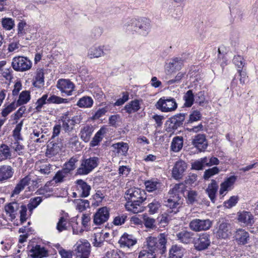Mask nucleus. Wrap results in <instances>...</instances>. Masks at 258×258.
Listing matches in <instances>:
<instances>
[{"instance_id":"f257e3e1","label":"nucleus","mask_w":258,"mask_h":258,"mask_svg":"<svg viewBox=\"0 0 258 258\" xmlns=\"http://www.w3.org/2000/svg\"><path fill=\"white\" fill-rule=\"evenodd\" d=\"M123 28L132 34L137 33L146 36L150 32L151 24L149 20L132 19L126 21L123 25Z\"/></svg>"},{"instance_id":"f03ea898","label":"nucleus","mask_w":258,"mask_h":258,"mask_svg":"<svg viewBox=\"0 0 258 258\" xmlns=\"http://www.w3.org/2000/svg\"><path fill=\"white\" fill-rule=\"evenodd\" d=\"M144 243L148 250L154 254H163L166 251L167 238L165 233L160 234L158 237H148Z\"/></svg>"},{"instance_id":"7ed1b4c3","label":"nucleus","mask_w":258,"mask_h":258,"mask_svg":"<svg viewBox=\"0 0 258 258\" xmlns=\"http://www.w3.org/2000/svg\"><path fill=\"white\" fill-rule=\"evenodd\" d=\"M182 185V184H176L169 191V197L164 203L167 207L172 209L170 212L176 213L178 211V209L182 204V200L180 196L182 194V189H180Z\"/></svg>"},{"instance_id":"20e7f679","label":"nucleus","mask_w":258,"mask_h":258,"mask_svg":"<svg viewBox=\"0 0 258 258\" xmlns=\"http://www.w3.org/2000/svg\"><path fill=\"white\" fill-rule=\"evenodd\" d=\"M231 230L230 223L226 220L221 219L217 223L214 233L218 238L226 239L231 235Z\"/></svg>"},{"instance_id":"39448f33","label":"nucleus","mask_w":258,"mask_h":258,"mask_svg":"<svg viewBox=\"0 0 258 258\" xmlns=\"http://www.w3.org/2000/svg\"><path fill=\"white\" fill-rule=\"evenodd\" d=\"M82 119V116L80 114L72 116L70 112L63 113L61 117L62 127L66 132H70L73 130L76 124L80 123Z\"/></svg>"},{"instance_id":"423d86ee","label":"nucleus","mask_w":258,"mask_h":258,"mask_svg":"<svg viewBox=\"0 0 258 258\" xmlns=\"http://www.w3.org/2000/svg\"><path fill=\"white\" fill-rule=\"evenodd\" d=\"M99 163L97 157L84 158L81 160L80 167L77 169V173L80 175H87L96 168Z\"/></svg>"},{"instance_id":"0eeeda50","label":"nucleus","mask_w":258,"mask_h":258,"mask_svg":"<svg viewBox=\"0 0 258 258\" xmlns=\"http://www.w3.org/2000/svg\"><path fill=\"white\" fill-rule=\"evenodd\" d=\"M157 109L163 112H169L175 110L177 104L174 98L171 97H162L155 104Z\"/></svg>"},{"instance_id":"6e6552de","label":"nucleus","mask_w":258,"mask_h":258,"mask_svg":"<svg viewBox=\"0 0 258 258\" xmlns=\"http://www.w3.org/2000/svg\"><path fill=\"white\" fill-rule=\"evenodd\" d=\"M32 66V61L27 57L22 56L14 57L12 61L13 69L17 72H23L29 70Z\"/></svg>"},{"instance_id":"1a4fd4ad","label":"nucleus","mask_w":258,"mask_h":258,"mask_svg":"<svg viewBox=\"0 0 258 258\" xmlns=\"http://www.w3.org/2000/svg\"><path fill=\"white\" fill-rule=\"evenodd\" d=\"M212 224V221L209 219H200L196 218L190 221L189 227L193 231L201 232L209 230Z\"/></svg>"},{"instance_id":"9d476101","label":"nucleus","mask_w":258,"mask_h":258,"mask_svg":"<svg viewBox=\"0 0 258 258\" xmlns=\"http://www.w3.org/2000/svg\"><path fill=\"white\" fill-rule=\"evenodd\" d=\"M145 192L140 188L133 187L125 191V198L128 202L142 203L146 199Z\"/></svg>"},{"instance_id":"9b49d317","label":"nucleus","mask_w":258,"mask_h":258,"mask_svg":"<svg viewBox=\"0 0 258 258\" xmlns=\"http://www.w3.org/2000/svg\"><path fill=\"white\" fill-rule=\"evenodd\" d=\"M219 164V160L216 157H212L208 158L206 157L199 159L191 164L192 168L195 170H202L205 166L217 165Z\"/></svg>"},{"instance_id":"f8f14e48","label":"nucleus","mask_w":258,"mask_h":258,"mask_svg":"<svg viewBox=\"0 0 258 258\" xmlns=\"http://www.w3.org/2000/svg\"><path fill=\"white\" fill-rule=\"evenodd\" d=\"M75 250L80 258H88L90 254L91 245L88 240L81 239L78 241Z\"/></svg>"},{"instance_id":"ddd939ff","label":"nucleus","mask_w":258,"mask_h":258,"mask_svg":"<svg viewBox=\"0 0 258 258\" xmlns=\"http://www.w3.org/2000/svg\"><path fill=\"white\" fill-rule=\"evenodd\" d=\"M56 87L62 94L71 96L74 91L75 85L70 80L60 79L57 82Z\"/></svg>"},{"instance_id":"4468645a","label":"nucleus","mask_w":258,"mask_h":258,"mask_svg":"<svg viewBox=\"0 0 258 258\" xmlns=\"http://www.w3.org/2000/svg\"><path fill=\"white\" fill-rule=\"evenodd\" d=\"M109 218V209L103 207L98 209L94 215L93 222L95 225H99L106 222Z\"/></svg>"},{"instance_id":"2eb2a0df","label":"nucleus","mask_w":258,"mask_h":258,"mask_svg":"<svg viewBox=\"0 0 258 258\" xmlns=\"http://www.w3.org/2000/svg\"><path fill=\"white\" fill-rule=\"evenodd\" d=\"M187 168L186 163L182 160L176 161L172 170V176L176 180L181 179Z\"/></svg>"},{"instance_id":"dca6fc26","label":"nucleus","mask_w":258,"mask_h":258,"mask_svg":"<svg viewBox=\"0 0 258 258\" xmlns=\"http://www.w3.org/2000/svg\"><path fill=\"white\" fill-rule=\"evenodd\" d=\"M183 66V60L179 57H174L166 63L165 70L167 74L170 75L180 70Z\"/></svg>"},{"instance_id":"f3484780","label":"nucleus","mask_w":258,"mask_h":258,"mask_svg":"<svg viewBox=\"0 0 258 258\" xmlns=\"http://www.w3.org/2000/svg\"><path fill=\"white\" fill-rule=\"evenodd\" d=\"M210 236L208 233H203L195 241V248L199 250L207 249L210 245Z\"/></svg>"},{"instance_id":"a211bd4d","label":"nucleus","mask_w":258,"mask_h":258,"mask_svg":"<svg viewBox=\"0 0 258 258\" xmlns=\"http://www.w3.org/2000/svg\"><path fill=\"white\" fill-rule=\"evenodd\" d=\"M108 47L104 45H94L91 47L88 51V56L91 58H98L105 54V51L109 50Z\"/></svg>"},{"instance_id":"6ab92c4d","label":"nucleus","mask_w":258,"mask_h":258,"mask_svg":"<svg viewBox=\"0 0 258 258\" xmlns=\"http://www.w3.org/2000/svg\"><path fill=\"white\" fill-rule=\"evenodd\" d=\"M76 184L78 197L86 198L90 195L91 186L86 182L82 179H79L76 181Z\"/></svg>"},{"instance_id":"aec40b11","label":"nucleus","mask_w":258,"mask_h":258,"mask_svg":"<svg viewBox=\"0 0 258 258\" xmlns=\"http://www.w3.org/2000/svg\"><path fill=\"white\" fill-rule=\"evenodd\" d=\"M32 181L33 184L36 186L38 184L37 180H32L30 175H28L22 178L19 183L16 185L15 189L13 191L12 196L18 195L22 190L24 189V187L30 184V182Z\"/></svg>"},{"instance_id":"412c9836","label":"nucleus","mask_w":258,"mask_h":258,"mask_svg":"<svg viewBox=\"0 0 258 258\" xmlns=\"http://www.w3.org/2000/svg\"><path fill=\"white\" fill-rule=\"evenodd\" d=\"M237 220L244 226H251L254 223L253 216L248 211H243L237 213Z\"/></svg>"},{"instance_id":"4be33fe9","label":"nucleus","mask_w":258,"mask_h":258,"mask_svg":"<svg viewBox=\"0 0 258 258\" xmlns=\"http://www.w3.org/2000/svg\"><path fill=\"white\" fill-rule=\"evenodd\" d=\"M20 206L17 202L10 203L5 206V211L9 220L15 219Z\"/></svg>"},{"instance_id":"5701e85b","label":"nucleus","mask_w":258,"mask_h":258,"mask_svg":"<svg viewBox=\"0 0 258 258\" xmlns=\"http://www.w3.org/2000/svg\"><path fill=\"white\" fill-rule=\"evenodd\" d=\"M236 180V177L232 175L227 178L223 182L220 184L219 194L223 197L226 195L227 191L231 190Z\"/></svg>"},{"instance_id":"b1692460","label":"nucleus","mask_w":258,"mask_h":258,"mask_svg":"<svg viewBox=\"0 0 258 258\" xmlns=\"http://www.w3.org/2000/svg\"><path fill=\"white\" fill-rule=\"evenodd\" d=\"M192 144L200 152L205 151L208 146L205 136L203 134L195 136L192 139Z\"/></svg>"},{"instance_id":"393cba45","label":"nucleus","mask_w":258,"mask_h":258,"mask_svg":"<svg viewBox=\"0 0 258 258\" xmlns=\"http://www.w3.org/2000/svg\"><path fill=\"white\" fill-rule=\"evenodd\" d=\"M55 186L53 180L47 181L43 187L37 190L38 194L43 195L46 198L50 197L53 195L54 187Z\"/></svg>"},{"instance_id":"a878e982","label":"nucleus","mask_w":258,"mask_h":258,"mask_svg":"<svg viewBox=\"0 0 258 258\" xmlns=\"http://www.w3.org/2000/svg\"><path fill=\"white\" fill-rule=\"evenodd\" d=\"M249 234L244 229H237L234 234L233 238L238 244H245L249 240Z\"/></svg>"},{"instance_id":"bb28decb","label":"nucleus","mask_w":258,"mask_h":258,"mask_svg":"<svg viewBox=\"0 0 258 258\" xmlns=\"http://www.w3.org/2000/svg\"><path fill=\"white\" fill-rule=\"evenodd\" d=\"M137 242V239L132 235L124 233L120 237L119 243L121 247L130 248Z\"/></svg>"},{"instance_id":"cd10ccee","label":"nucleus","mask_w":258,"mask_h":258,"mask_svg":"<svg viewBox=\"0 0 258 258\" xmlns=\"http://www.w3.org/2000/svg\"><path fill=\"white\" fill-rule=\"evenodd\" d=\"M28 255L32 258H42L47 255V251L43 246L36 245L29 250Z\"/></svg>"},{"instance_id":"c85d7f7f","label":"nucleus","mask_w":258,"mask_h":258,"mask_svg":"<svg viewBox=\"0 0 258 258\" xmlns=\"http://www.w3.org/2000/svg\"><path fill=\"white\" fill-rule=\"evenodd\" d=\"M16 155L15 153H13V151L11 150L10 147L7 145L2 144L0 146V161H2L7 159H11L16 157Z\"/></svg>"},{"instance_id":"c756f323","label":"nucleus","mask_w":258,"mask_h":258,"mask_svg":"<svg viewBox=\"0 0 258 258\" xmlns=\"http://www.w3.org/2000/svg\"><path fill=\"white\" fill-rule=\"evenodd\" d=\"M142 101L135 99L127 103L124 107L123 110L128 114H132L137 112L141 108Z\"/></svg>"},{"instance_id":"7c9ffc66","label":"nucleus","mask_w":258,"mask_h":258,"mask_svg":"<svg viewBox=\"0 0 258 258\" xmlns=\"http://www.w3.org/2000/svg\"><path fill=\"white\" fill-rule=\"evenodd\" d=\"M218 185L215 180L212 179L211 182L208 184L206 190L211 202L214 203L216 200V194L218 190Z\"/></svg>"},{"instance_id":"2f4dec72","label":"nucleus","mask_w":258,"mask_h":258,"mask_svg":"<svg viewBox=\"0 0 258 258\" xmlns=\"http://www.w3.org/2000/svg\"><path fill=\"white\" fill-rule=\"evenodd\" d=\"M194 236V233L186 230H183L176 234L177 240L183 243L188 244L190 243Z\"/></svg>"},{"instance_id":"473e14b6","label":"nucleus","mask_w":258,"mask_h":258,"mask_svg":"<svg viewBox=\"0 0 258 258\" xmlns=\"http://www.w3.org/2000/svg\"><path fill=\"white\" fill-rule=\"evenodd\" d=\"M13 174V168L10 166L5 165L0 167V181L10 178Z\"/></svg>"},{"instance_id":"72a5a7b5","label":"nucleus","mask_w":258,"mask_h":258,"mask_svg":"<svg viewBox=\"0 0 258 258\" xmlns=\"http://www.w3.org/2000/svg\"><path fill=\"white\" fill-rule=\"evenodd\" d=\"M44 70L42 69H37L36 75L33 79V85L40 88L44 84Z\"/></svg>"},{"instance_id":"f704fd0d","label":"nucleus","mask_w":258,"mask_h":258,"mask_svg":"<svg viewBox=\"0 0 258 258\" xmlns=\"http://www.w3.org/2000/svg\"><path fill=\"white\" fill-rule=\"evenodd\" d=\"M185 249L177 245H172L169 250L168 258H182L184 255Z\"/></svg>"},{"instance_id":"c9c22d12","label":"nucleus","mask_w":258,"mask_h":258,"mask_svg":"<svg viewBox=\"0 0 258 258\" xmlns=\"http://www.w3.org/2000/svg\"><path fill=\"white\" fill-rule=\"evenodd\" d=\"M93 128L91 125H86L83 126L80 131V137L81 139L85 142H88L93 134Z\"/></svg>"},{"instance_id":"e433bc0d","label":"nucleus","mask_w":258,"mask_h":258,"mask_svg":"<svg viewBox=\"0 0 258 258\" xmlns=\"http://www.w3.org/2000/svg\"><path fill=\"white\" fill-rule=\"evenodd\" d=\"M142 203L127 202L125 205L126 209L134 213H138L143 211L144 208L140 205Z\"/></svg>"},{"instance_id":"4c0bfd02","label":"nucleus","mask_w":258,"mask_h":258,"mask_svg":"<svg viewBox=\"0 0 258 258\" xmlns=\"http://www.w3.org/2000/svg\"><path fill=\"white\" fill-rule=\"evenodd\" d=\"M73 202L76 209L80 212L86 210L90 206L89 202L87 200L78 199L74 200Z\"/></svg>"},{"instance_id":"58836bf2","label":"nucleus","mask_w":258,"mask_h":258,"mask_svg":"<svg viewBox=\"0 0 258 258\" xmlns=\"http://www.w3.org/2000/svg\"><path fill=\"white\" fill-rule=\"evenodd\" d=\"M183 138L177 136L174 137L171 142V149L175 152H179L183 147Z\"/></svg>"},{"instance_id":"ea45409f","label":"nucleus","mask_w":258,"mask_h":258,"mask_svg":"<svg viewBox=\"0 0 258 258\" xmlns=\"http://www.w3.org/2000/svg\"><path fill=\"white\" fill-rule=\"evenodd\" d=\"M93 103L94 101L91 97L84 96L78 100L77 105L81 108H90Z\"/></svg>"},{"instance_id":"a19ab883","label":"nucleus","mask_w":258,"mask_h":258,"mask_svg":"<svg viewBox=\"0 0 258 258\" xmlns=\"http://www.w3.org/2000/svg\"><path fill=\"white\" fill-rule=\"evenodd\" d=\"M112 147L116 150V153L120 155H125L128 149L127 144L123 142L114 144Z\"/></svg>"},{"instance_id":"79ce46f5","label":"nucleus","mask_w":258,"mask_h":258,"mask_svg":"<svg viewBox=\"0 0 258 258\" xmlns=\"http://www.w3.org/2000/svg\"><path fill=\"white\" fill-rule=\"evenodd\" d=\"M69 174H70L63 169H62L56 172L52 180L54 181L55 184L57 183L62 182L65 180L66 178L69 176Z\"/></svg>"},{"instance_id":"37998d69","label":"nucleus","mask_w":258,"mask_h":258,"mask_svg":"<svg viewBox=\"0 0 258 258\" xmlns=\"http://www.w3.org/2000/svg\"><path fill=\"white\" fill-rule=\"evenodd\" d=\"M29 26L27 23L23 20H21L17 25V34L19 37H22L28 32Z\"/></svg>"},{"instance_id":"c03bdc74","label":"nucleus","mask_w":258,"mask_h":258,"mask_svg":"<svg viewBox=\"0 0 258 258\" xmlns=\"http://www.w3.org/2000/svg\"><path fill=\"white\" fill-rule=\"evenodd\" d=\"M30 99V92L29 91H23L20 93L19 99L16 104L17 105V106L26 104L29 101Z\"/></svg>"},{"instance_id":"a18cd8bd","label":"nucleus","mask_w":258,"mask_h":258,"mask_svg":"<svg viewBox=\"0 0 258 258\" xmlns=\"http://www.w3.org/2000/svg\"><path fill=\"white\" fill-rule=\"evenodd\" d=\"M195 96L192 90H188L183 96L184 100V106L186 107H190L192 106L195 100Z\"/></svg>"},{"instance_id":"49530a36","label":"nucleus","mask_w":258,"mask_h":258,"mask_svg":"<svg viewBox=\"0 0 258 258\" xmlns=\"http://www.w3.org/2000/svg\"><path fill=\"white\" fill-rule=\"evenodd\" d=\"M60 150V148L58 144L50 143L47 145L46 154L47 156L51 157L57 154Z\"/></svg>"},{"instance_id":"de8ad7c7","label":"nucleus","mask_w":258,"mask_h":258,"mask_svg":"<svg viewBox=\"0 0 258 258\" xmlns=\"http://www.w3.org/2000/svg\"><path fill=\"white\" fill-rule=\"evenodd\" d=\"M146 189L149 192L156 190L160 186V182L157 180H149L145 182Z\"/></svg>"},{"instance_id":"09e8293b","label":"nucleus","mask_w":258,"mask_h":258,"mask_svg":"<svg viewBox=\"0 0 258 258\" xmlns=\"http://www.w3.org/2000/svg\"><path fill=\"white\" fill-rule=\"evenodd\" d=\"M10 148L14 151L13 153H15L17 156V155H21L23 154L24 146L20 143V142L13 141L11 143Z\"/></svg>"},{"instance_id":"8fccbe9b","label":"nucleus","mask_w":258,"mask_h":258,"mask_svg":"<svg viewBox=\"0 0 258 258\" xmlns=\"http://www.w3.org/2000/svg\"><path fill=\"white\" fill-rule=\"evenodd\" d=\"M78 161V159L76 157H72L68 162L66 163L62 169L70 174L71 172L76 168L75 164Z\"/></svg>"},{"instance_id":"3c124183","label":"nucleus","mask_w":258,"mask_h":258,"mask_svg":"<svg viewBox=\"0 0 258 258\" xmlns=\"http://www.w3.org/2000/svg\"><path fill=\"white\" fill-rule=\"evenodd\" d=\"M48 94H43L42 97L39 98L36 102L35 110L37 112L41 111L42 108L44 105L47 103Z\"/></svg>"},{"instance_id":"603ef678","label":"nucleus","mask_w":258,"mask_h":258,"mask_svg":"<svg viewBox=\"0 0 258 258\" xmlns=\"http://www.w3.org/2000/svg\"><path fill=\"white\" fill-rule=\"evenodd\" d=\"M17 107V105L16 102H13L9 105L6 106L2 111L1 115L3 118H6L7 116L14 111Z\"/></svg>"},{"instance_id":"864d4df0","label":"nucleus","mask_w":258,"mask_h":258,"mask_svg":"<svg viewBox=\"0 0 258 258\" xmlns=\"http://www.w3.org/2000/svg\"><path fill=\"white\" fill-rule=\"evenodd\" d=\"M42 200L40 197L32 198L30 200L29 203L28 204V209L29 212L32 213L33 210L35 209L41 203Z\"/></svg>"},{"instance_id":"5fc2aeb1","label":"nucleus","mask_w":258,"mask_h":258,"mask_svg":"<svg viewBox=\"0 0 258 258\" xmlns=\"http://www.w3.org/2000/svg\"><path fill=\"white\" fill-rule=\"evenodd\" d=\"M1 23L2 27L6 30H11L15 26L14 21L10 18H3Z\"/></svg>"},{"instance_id":"6e6d98bb","label":"nucleus","mask_w":258,"mask_h":258,"mask_svg":"<svg viewBox=\"0 0 258 258\" xmlns=\"http://www.w3.org/2000/svg\"><path fill=\"white\" fill-rule=\"evenodd\" d=\"M123 253L118 249H110L108 250L104 258H121Z\"/></svg>"},{"instance_id":"4d7b16f0","label":"nucleus","mask_w":258,"mask_h":258,"mask_svg":"<svg viewBox=\"0 0 258 258\" xmlns=\"http://www.w3.org/2000/svg\"><path fill=\"white\" fill-rule=\"evenodd\" d=\"M68 101L67 99L62 98L60 97L54 95H52L50 97H48L47 103H55V104H61L68 103Z\"/></svg>"},{"instance_id":"13d9d810","label":"nucleus","mask_w":258,"mask_h":258,"mask_svg":"<svg viewBox=\"0 0 258 258\" xmlns=\"http://www.w3.org/2000/svg\"><path fill=\"white\" fill-rule=\"evenodd\" d=\"M36 169L41 174L48 175L52 171V166L50 164H42L40 166L37 165Z\"/></svg>"},{"instance_id":"bf43d9fd","label":"nucleus","mask_w":258,"mask_h":258,"mask_svg":"<svg viewBox=\"0 0 258 258\" xmlns=\"http://www.w3.org/2000/svg\"><path fill=\"white\" fill-rule=\"evenodd\" d=\"M111 108V105L110 104L106 105L104 107L99 108L93 115V118L95 119L99 118L102 115H104L106 112L110 110Z\"/></svg>"},{"instance_id":"052dcab7","label":"nucleus","mask_w":258,"mask_h":258,"mask_svg":"<svg viewBox=\"0 0 258 258\" xmlns=\"http://www.w3.org/2000/svg\"><path fill=\"white\" fill-rule=\"evenodd\" d=\"M219 171L220 170L217 167H214L212 168L206 170L204 172V178L205 180H207L213 176L218 174Z\"/></svg>"},{"instance_id":"680f3d73","label":"nucleus","mask_w":258,"mask_h":258,"mask_svg":"<svg viewBox=\"0 0 258 258\" xmlns=\"http://www.w3.org/2000/svg\"><path fill=\"white\" fill-rule=\"evenodd\" d=\"M21 130V124H18L16 125L13 133V136L14 138V141L20 142L23 140V138L21 136L20 132Z\"/></svg>"},{"instance_id":"e2e57ef3","label":"nucleus","mask_w":258,"mask_h":258,"mask_svg":"<svg viewBox=\"0 0 258 258\" xmlns=\"http://www.w3.org/2000/svg\"><path fill=\"white\" fill-rule=\"evenodd\" d=\"M238 201V198L237 196H232L228 200L224 202V206L227 208L230 209L235 206Z\"/></svg>"},{"instance_id":"0e129e2a","label":"nucleus","mask_w":258,"mask_h":258,"mask_svg":"<svg viewBox=\"0 0 258 258\" xmlns=\"http://www.w3.org/2000/svg\"><path fill=\"white\" fill-rule=\"evenodd\" d=\"M149 212L151 214H154L157 212L159 208L160 207V204L156 201L150 203L148 205Z\"/></svg>"},{"instance_id":"69168bd1","label":"nucleus","mask_w":258,"mask_h":258,"mask_svg":"<svg viewBox=\"0 0 258 258\" xmlns=\"http://www.w3.org/2000/svg\"><path fill=\"white\" fill-rule=\"evenodd\" d=\"M44 137V135L42 134V132L36 130H33V133L31 134V138L36 142L41 143L42 142L41 139Z\"/></svg>"},{"instance_id":"338daca9","label":"nucleus","mask_w":258,"mask_h":258,"mask_svg":"<svg viewBox=\"0 0 258 258\" xmlns=\"http://www.w3.org/2000/svg\"><path fill=\"white\" fill-rule=\"evenodd\" d=\"M76 218H73L72 219V228L73 231V233L75 234H78L79 233H82L84 231V229L78 225V223L76 222Z\"/></svg>"},{"instance_id":"774afa93","label":"nucleus","mask_w":258,"mask_h":258,"mask_svg":"<svg viewBox=\"0 0 258 258\" xmlns=\"http://www.w3.org/2000/svg\"><path fill=\"white\" fill-rule=\"evenodd\" d=\"M138 258H156V254L147 250H142L139 252Z\"/></svg>"}]
</instances>
